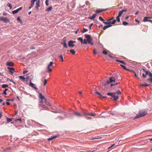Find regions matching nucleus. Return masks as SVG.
<instances>
[{"label":"nucleus","mask_w":152,"mask_h":152,"mask_svg":"<svg viewBox=\"0 0 152 152\" xmlns=\"http://www.w3.org/2000/svg\"><path fill=\"white\" fill-rule=\"evenodd\" d=\"M85 37L86 39H84L83 40V44H86L88 42L89 44H90L92 45H94V42H92L93 39L90 35L85 34Z\"/></svg>","instance_id":"1"},{"label":"nucleus","mask_w":152,"mask_h":152,"mask_svg":"<svg viewBox=\"0 0 152 152\" xmlns=\"http://www.w3.org/2000/svg\"><path fill=\"white\" fill-rule=\"evenodd\" d=\"M147 114V112L145 110L140 111L139 114L137 115L134 118V119H136L139 118Z\"/></svg>","instance_id":"2"},{"label":"nucleus","mask_w":152,"mask_h":152,"mask_svg":"<svg viewBox=\"0 0 152 152\" xmlns=\"http://www.w3.org/2000/svg\"><path fill=\"white\" fill-rule=\"evenodd\" d=\"M107 83H105V81H103L101 83V88L102 90L105 91H107L108 90V87L107 86Z\"/></svg>","instance_id":"3"},{"label":"nucleus","mask_w":152,"mask_h":152,"mask_svg":"<svg viewBox=\"0 0 152 152\" xmlns=\"http://www.w3.org/2000/svg\"><path fill=\"white\" fill-rule=\"evenodd\" d=\"M107 95L109 96L112 97L113 98V100L116 101L119 98L118 96H116L114 95H113L112 93L108 92L107 94Z\"/></svg>","instance_id":"4"},{"label":"nucleus","mask_w":152,"mask_h":152,"mask_svg":"<svg viewBox=\"0 0 152 152\" xmlns=\"http://www.w3.org/2000/svg\"><path fill=\"white\" fill-rule=\"evenodd\" d=\"M75 42H76L75 41L70 40L68 42V45L70 48H72L75 46V44L73 43Z\"/></svg>","instance_id":"5"},{"label":"nucleus","mask_w":152,"mask_h":152,"mask_svg":"<svg viewBox=\"0 0 152 152\" xmlns=\"http://www.w3.org/2000/svg\"><path fill=\"white\" fill-rule=\"evenodd\" d=\"M0 20L4 21L6 23H7L10 22V21L9 19L6 17H0Z\"/></svg>","instance_id":"6"},{"label":"nucleus","mask_w":152,"mask_h":152,"mask_svg":"<svg viewBox=\"0 0 152 152\" xmlns=\"http://www.w3.org/2000/svg\"><path fill=\"white\" fill-rule=\"evenodd\" d=\"M151 18H152V17H144V18L143 19V21L145 22L149 21L152 23V20H151L149 19Z\"/></svg>","instance_id":"7"},{"label":"nucleus","mask_w":152,"mask_h":152,"mask_svg":"<svg viewBox=\"0 0 152 152\" xmlns=\"http://www.w3.org/2000/svg\"><path fill=\"white\" fill-rule=\"evenodd\" d=\"M116 20L115 19H114L113 21L112 22L111 21H109V22H104L103 23L105 24H114L116 22Z\"/></svg>","instance_id":"8"},{"label":"nucleus","mask_w":152,"mask_h":152,"mask_svg":"<svg viewBox=\"0 0 152 152\" xmlns=\"http://www.w3.org/2000/svg\"><path fill=\"white\" fill-rule=\"evenodd\" d=\"M23 9L22 7H20L15 10H13L12 11V13L13 14H15L17 13L18 12L21 10Z\"/></svg>","instance_id":"9"},{"label":"nucleus","mask_w":152,"mask_h":152,"mask_svg":"<svg viewBox=\"0 0 152 152\" xmlns=\"http://www.w3.org/2000/svg\"><path fill=\"white\" fill-rule=\"evenodd\" d=\"M7 68L9 70H10L9 72L11 75H12L14 72H15V71L13 68L9 67H7Z\"/></svg>","instance_id":"10"},{"label":"nucleus","mask_w":152,"mask_h":152,"mask_svg":"<svg viewBox=\"0 0 152 152\" xmlns=\"http://www.w3.org/2000/svg\"><path fill=\"white\" fill-rule=\"evenodd\" d=\"M53 64V62H50V64L48 65L47 69H48V72H50L52 71V69L50 68V66H52Z\"/></svg>","instance_id":"11"},{"label":"nucleus","mask_w":152,"mask_h":152,"mask_svg":"<svg viewBox=\"0 0 152 152\" xmlns=\"http://www.w3.org/2000/svg\"><path fill=\"white\" fill-rule=\"evenodd\" d=\"M73 114L78 117H80L83 116V115L81 113L77 112H74Z\"/></svg>","instance_id":"12"},{"label":"nucleus","mask_w":152,"mask_h":152,"mask_svg":"<svg viewBox=\"0 0 152 152\" xmlns=\"http://www.w3.org/2000/svg\"><path fill=\"white\" fill-rule=\"evenodd\" d=\"M107 10V9H97L96 10V13H99L105 11H106Z\"/></svg>","instance_id":"13"},{"label":"nucleus","mask_w":152,"mask_h":152,"mask_svg":"<svg viewBox=\"0 0 152 152\" xmlns=\"http://www.w3.org/2000/svg\"><path fill=\"white\" fill-rule=\"evenodd\" d=\"M14 65V64L12 62H8L7 63L6 65L7 66H13Z\"/></svg>","instance_id":"14"},{"label":"nucleus","mask_w":152,"mask_h":152,"mask_svg":"<svg viewBox=\"0 0 152 152\" xmlns=\"http://www.w3.org/2000/svg\"><path fill=\"white\" fill-rule=\"evenodd\" d=\"M41 80L43 82L44 85L45 86L47 83V80L46 79H45V77H42L41 79Z\"/></svg>","instance_id":"15"},{"label":"nucleus","mask_w":152,"mask_h":152,"mask_svg":"<svg viewBox=\"0 0 152 152\" xmlns=\"http://www.w3.org/2000/svg\"><path fill=\"white\" fill-rule=\"evenodd\" d=\"M113 77H112L110 78V80H108L107 81V84H109V83H112L113 82Z\"/></svg>","instance_id":"16"},{"label":"nucleus","mask_w":152,"mask_h":152,"mask_svg":"<svg viewBox=\"0 0 152 152\" xmlns=\"http://www.w3.org/2000/svg\"><path fill=\"white\" fill-rule=\"evenodd\" d=\"M96 14H93L92 16L89 17L88 18L91 20H93L96 17Z\"/></svg>","instance_id":"17"},{"label":"nucleus","mask_w":152,"mask_h":152,"mask_svg":"<svg viewBox=\"0 0 152 152\" xmlns=\"http://www.w3.org/2000/svg\"><path fill=\"white\" fill-rule=\"evenodd\" d=\"M35 1H33L32 0H31V5L30 7H29V9H31L32 7L34 5V3H35Z\"/></svg>","instance_id":"18"},{"label":"nucleus","mask_w":152,"mask_h":152,"mask_svg":"<svg viewBox=\"0 0 152 152\" xmlns=\"http://www.w3.org/2000/svg\"><path fill=\"white\" fill-rule=\"evenodd\" d=\"M52 9V6L49 7L48 8L45 10L46 12H50Z\"/></svg>","instance_id":"19"},{"label":"nucleus","mask_w":152,"mask_h":152,"mask_svg":"<svg viewBox=\"0 0 152 152\" xmlns=\"http://www.w3.org/2000/svg\"><path fill=\"white\" fill-rule=\"evenodd\" d=\"M39 97L41 99H45V97L43 96L41 93H39Z\"/></svg>","instance_id":"20"},{"label":"nucleus","mask_w":152,"mask_h":152,"mask_svg":"<svg viewBox=\"0 0 152 152\" xmlns=\"http://www.w3.org/2000/svg\"><path fill=\"white\" fill-rule=\"evenodd\" d=\"M61 44L64 45V48H68L67 45L65 41H64L63 42H61Z\"/></svg>","instance_id":"21"},{"label":"nucleus","mask_w":152,"mask_h":152,"mask_svg":"<svg viewBox=\"0 0 152 152\" xmlns=\"http://www.w3.org/2000/svg\"><path fill=\"white\" fill-rule=\"evenodd\" d=\"M11 149V148H8L5 149H3L2 150H1V151H2L3 152H5L6 151H9Z\"/></svg>","instance_id":"22"},{"label":"nucleus","mask_w":152,"mask_h":152,"mask_svg":"<svg viewBox=\"0 0 152 152\" xmlns=\"http://www.w3.org/2000/svg\"><path fill=\"white\" fill-rule=\"evenodd\" d=\"M40 106L42 107V108H45V110H47L48 109V108L46 107L45 105L44 104H40Z\"/></svg>","instance_id":"23"},{"label":"nucleus","mask_w":152,"mask_h":152,"mask_svg":"<svg viewBox=\"0 0 152 152\" xmlns=\"http://www.w3.org/2000/svg\"><path fill=\"white\" fill-rule=\"evenodd\" d=\"M70 53L72 54L73 55L75 54V50L73 49H71L69 50Z\"/></svg>","instance_id":"24"},{"label":"nucleus","mask_w":152,"mask_h":152,"mask_svg":"<svg viewBox=\"0 0 152 152\" xmlns=\"http://www.w3.org/2000/svg\"><path fill=\"white\" fill-rule=\"evenodd\" d=\"M29 86H30L32 87V88H34L35 86L34 84L32 82H31V80L30 81Z\"/></svg>","instance_id":"25"},{"label":"nucleus","mask_w":152,"mask_h":152,"mask_svg":"<svg viewBox=\"0 0 152 152\" xmlns=\"http://www.w3.org/2000/svg\"><path fill=\"white\" fill-rule=\"evenodd\" d=\"M19 78L23 80V81H24L26 79L24 77L22 76H19Z\"/></svg>","instance_id":"26"},{"label":"nucleus","mask_w":152,"mask_h":152,"mask_svg":"<svg viewBox=\"0 0 152 152\" xmlns=\"http://www.w3.org/2000/svg\"><path fill=\"white\" fill-rule=\"evenodd\" d=\"M119 74H115L114 76L113 77L114 78H115V79L116 80L117 79H118V77L119 76Z\"/></svg>","instance_id":"27"},{"label":"nucleus","mask_w":152,"mask_h":152,"mask_svg":"<svg viewBox=\"0 0 152 152\" xmlns=\"http://www.w3.org/2000/svg\"><path fill=\"white\" fill-rule=\"evenodd\" d=\"M8 86V85L6 84H4L1 85V87L3 88L7 87Z\"/></svg>","instance_id":"28"},{"label":"nucleus","mask_w":152,"mask_h":152,"mask_svg":"<svg viewBox=\"0 0 152 152\" xmlns=\"http://www.w3.org/2000/svg\"><path fill=\"white\" fill-rule=\"evenodd\" d=\"M102 53L105 55H107V54H108V53L107 52V51L105 49H104L102 51Z\"/></svg>","instance_id":"29"},{"label":"nucleus","mask_w":152,"mask_h":152,"mask_svg":"<svg viewBox=\"0 0 152 152\" xmlns=\"http://www.w3.org/2000/svg\"><path fill=\"white\" fill-rule=\"evenodd\" d=\"M17 20L20 22V23H22L23 22L21 19H20L19 17H18L17 18Z\"/></svg>","instance_id":"30"},{"label":"nucleus","mask_w":152,"mask_h":152,"mask_svg":"<svg viewBox=\"0 0 152 152\" xmlns=\"http://www.w3.org/2000/svg\"><path fill=\"white\" fill-rule=\"evenodd\" d=\"M116 61L117 62H118L121 63H123V64H126V63L123 61H122L117 60H116Z\"/></svg>","instance_id":"31"},{"label":"nucleus","mask_w":152,"mask_h":152,"mask_svg":"<svg viewBox=\"0 0 152 152\" xmlns=\"http://www.w3.org/2000/svg\"><path fill=\"white\" fill-rule=\"evenodd\" d=\"M11 81V82H12L15 85L16 84V83L14 81H13L12 80L10 79L9 78H8L7 79V81Z\"/></svg>","instance_id":"32"},{"label":"nucleus","mask_w":152,"mask_h":152,"mask_svg":"<svg viewBox=\"0 0 152 152\" xmlns=\"http://www.w3.org/2000/svg\"><path fill=\"white\" fill-rule=\"evenodd\" d=\"M7 6L10 7V9H11L12 8V6L11 4L10 3H8L7 4Z\"/></svg>","instance_id":"33"},{"label":"nucleus","mask_w":152,"mask_h":152,"mask_svg":"<svg viewBox=\"0 0 152 152\" xmlns=\"http://www.w3.org/2000/svg\"><path fill=\"white\" fill-rule=\"evenodd\" d=\"M88 31V30L87 29H86L85 28H83V30L81 31L82 33H84Z\"/></svg>","instance_id":"34"},{"label":"nucleus","mask_w":152,"mask_h":152,"mask_svg":"<svg viewBox=\"0 0 152 152\" xmlns=\"http://www.w3.org/2000/svg\"><path fill=\"white\" fill-rule=\"evenodd\" d=\"M12 118H7V121L8 123L10 122L11 121H12Z\"/></svg>","instance_id":"35"},{"label":"nucleus","mask_w":152,"mask_h":152,"mask_svg":"<svg viewBox=\"0 0 152 152\" xmlns=\"http://www.w3.org/2000/svg\"><path fill=\"white\" fill-rule=\"evenodd\" d=\"M77 39L79 41H80L81 42V43L82 44L83 43V39L81 37H79Z\"/></svg>","instance_id":"36"},{"label":"nucleus","mask_w":152,"mask_h":152,"mask_svg":"<svg viewBox=\"0 0 152 152\" xmlns=\"http://www.w3.org/2000/svg\"><path fill=\"white\" fill-rule=\"evenodd\" d=\"M58 57L60 58L62 62H63L64 61L63 58V56L62 55H60L58 56Z\"/></svg>","instance_id":"37"},{"label":"nucleus","mask_w":152,"mask_h":152,"mask_svg":"<svg viewBox=\"0 0 152 152\" xmlns=\"http://www.w3.org/2000/svg\"><path fill=\"white\" fill-rule=\"evenodd\" d=\"M120 16H118L116 17V19H117V21L118 22H120Z\"/></svg>","instance_id":"38"},{"label":"nucleus","mask_w":152,"mask_h":152,"mask_svg":"<svg viewBox=\"0 0 152 152\" xmlns=\"http://www.w3.org/2000/svg\"><path fill=\"white\" fill-rule=\"evenodd\" d=\"M95 91H96V92L95 93V94H98L100 96H102V95H101V94L100 93H99V92L97 91H96V89H95Z\"/></svg>","instance_id":"39"},{"label":"nucleus","mask_w":152,"mask_h":152,"mask_svg":"<svg viewBox=\"0 0 152 152\" xmlns=\"http://www.w3.org/2000/svg\"><path fill=\"white\" fill-rule=\"evenodd\" d=\"M120 66H121L124 69L126 70L127 69V68L126 67L123 65L121 64Z\"/></svg>","instance_id":"40"},{"label":"nucleus","mask_w":152,"mask_h":152,"mask_svg":"<svg viewBox=\"0 0 152 152\" xmlns=\"http://www.w3.org/2000/svg\"><path fill=\"white\" fill-rule=\"evenodd\" d=\"M51 111L52 112H53V113H61V112H62V111L61 110H60L59 112L57 111Z\"/></svg>","instance_id":"41"},{"label":"nucleus","mask_w":152,"mask_h":152,"mask_svg":"<svg viewBox=\"0 0 152 152\" xmlns=\"http://www.w3.org/2000/svg\"><path fill=\"white\" fill-rule=\"evenodd\" d=\"M128 24V23L127 22L124 21L123 22V25L125 26Z\"/></svg>","instance_id":"42"},{"label":"nucleus","mask_w":152,"mask_h":152,"mask_svg":"<svg viewBox=\"0 0 152 152\" xmlns=\"http://www.w3.org/2000/svg\"><path fill=\"white\" fill-rule=\"evenodd\" d=\"M58 118L61 120H64V117L61 116H59L58 117Z\"/></svg>","instance_id":"43"},{"label":"nucleus","mask_w":152,"mask_h":152,"mask_svg":"<svg viewBox=\"0 0 152 152\" xmlns=\"http://www.w3.org/2000/svg\"><path fill=\"white\" fill-rule=\"evenodd\" d=\"M99 19L103 21V22H104V21H105L104 20L103 18H102L101 16H99Z\"/></svg>","instance_id":"44"},{"label":"nucleus","mask_w":152,"mask_h":152,"mask_svg":"<svg viewBox=\"0 0 152 152\" xmlns=\"http://www.w3.org/2000/svg\"><path fill=\"white\" fill-rule=\"evenodd\" d=\"M19 121L20 122H21L22 121V119L21 118H19V119H16L15 120V121Z\"/></svg>","instance_id":"45"},{"label":"nucleus","mask_w":152,"mask_h":152,"mask_svg":"<svg viewBox=\"0 0 152 152\" xmlns=\"http://www.w3.org/2000/svg\"><path fill=\"white\" fill-rule=\"evenodd\" d=\"M116 94L118 95H120L121 94V92L119 90H118L116 92Z\"/></svg>","instance_id":"46"},{"label":"nucleus","mask_w":152,"mask_h":152,"mask_svg":"<svg viewBox=\"0 0 152 152\" xmlns=\"http://www.w3.org/2000/svg\"><path fill=\"white\" fill-rule=\"evenodd\" d=\"M150 85V84H147L146 83L142 84L140 85L141 86H147L148 85Z\"/></svg>","instance_id":"47"},{"label":"nucleus","mask_w":152,"mask_h":152,"mask_svg":"<svg viewBox=\"0 0 152 152\" xmlns=\"http://www.w3.org/2000/svg\"><path fill=\"white\" fill-rule=\"evenodd\" d=\"M123 13L121 11L119 12L118 15V16H120V17H121Z\"/></svg>","instance_id":"48"},{"label":"nucleus","mask_w":152,"mask_h":152,"mask_svg":"<svg viewBox=\"0 0 152 152\" xmlns=\"http://www.w3.org/2000/svg\"><path fill=\"white\" fill-rule=\"evenodd\" d=\"M90 113H84V114L83 115V116H85V115H90Z\"/></svg>","instance_id":"49"},{"label":"nucleus","mask_w":152,"mask_h":152,"mask_svg":"<svg viewBox=\"0 0 152 152\" xmlns=\"http://www.w3.org/2000/svg\"><path fill=\"white\" fill-rule=\"evenodd\" d=\"M6 100L7 101H10L11 102H13L14 101L13 99H6Z\"/></svg>","instance_id":"50"},{"label":"nucleus","mask_w":152,"mask_h":152,"mask_svg":"<svg viewBox=\"0 0 152 152\" xmlns=\"http://www.w3.org/2000/svg\"><path fill=\"white\" fill-rule=\"evenodd\" d=\"M40 7V5L39 4L36 3V7L38 8L39 7Z\"/></svg>","instance_id":"51"},{"label":"nucleus","mask_w":152,"mask_h":152,"mask_svg":"<svg viewBox=\"0 0 152 152\" xmlns=\"http://www.w3.org/2000/svg\"><path fill=\"white\" fill-rule=\"evenodd\" d=\"M148 75L149 77H152V74L150 72H149Z\"/></svg>","instance_id":"52"},{"label":"nucleus","mask_w":152,"mask_h":152,"mask_svg":"<svg viewBox=\"0 0 152 152\" xmlns=\"http://www.w3.org/2000/svg\"><path fill=\"white\" fill-rule=\"evenodd\" d=\"M45 2L47 6H48L49 5L48 0H46Z\"/></svg>","instance_id":"53"},{"label":"nucleus","mask_w":152,"mask_h":152,"mask_svg":"<svg viewBox=\"0 0 152 152\" xmlns=\"http://www.w3.org/2000/svg\"><path fill=\"white\" fill-rule=\"evenodd\" d=\"M114 19V17H112L111 18L109 19L108 20H107V21L108 22H109V21H111V20L113 19Z\"/></svg>","instance_id":"54"},{"label":"nucleus","mask_w":152,"mask_h":152,"mask_svg":"<svg viewBox=\"0 0 152 152\" xmlns=\"http://www.w3.org/2000/svg\"><path fill=\"white\" fill-rule=\"evenodd\" d=\"M109 56L111 58L113 59L114 58V57L112 56L110 54H108Z\"/></svg>","instance_id":"55"},{"label":"nucleus","mask_w":152,"mask_h":152,"mask_svg":"<svg viewBox=\"0 0 152 152\" xmlns=\"http://www.w3.org/2000/svg\"><path fill=\"white\" fill-rule=\"evenodd\" d=\"M148 80L149 81L151 82V83H152V77L148 78Z\"/></svg>","instance_id":"56"},{"label":"nucleus","mask_w":152,"mask_h":152,"mask_svg":"<svg viewBox=\"0 0 152 152\" xmlns=\"http://www.w3.org/2000/svg\"><path fill=\"white\" fill-rule=\"evenodd\" d=\"M52 140H53V138L52 137L48 139V141H50Z\"/></svg>","instance_id":"57"},{"label":"nucleus","mask_w":152,"mask_h":152,"mask_svg":"<svg viewBox=\"0 0 152 152\" xmlns=\"http://www.w3.org/2000/svg\"><path fill=\"white\" fill-rule=\"evenodd\" d=\"M93 25V23H91L89 26V29L90 30H91V27L92 26V25Z\"/></svg>","instance_id":"58"},{"label":"nucleus","mask_w":152,"mask_h":152,"mask_svg":"<svg viewBox=\"0 0 152 152\" xmlns=\"http://www.w3.org/2000/svg\"><path fill=\"white\" fill-rule=\"evenodd\" d=\"M101 97H99V98L101 99H102L103 98H106L107 97V96H103L102 95V96H100Z\"/></svg>","instance_id":"59"},{"label":"nucleus","mask_w":152,"mask_h":152,"mask_svg":"<svg viewBox=\"0 0 152 152\" xmlns=\"http://www.w3.org/2000/svg\"><path fill=\"white\" fill-rule=\"evenodd\" d=\"M107 28H107V26L106 25V26H104L103 27V29L104 30H105Z\"/></svg>","instance_id":"60"},{"label":"nucleus","mask_w":152,"mask_h":152,"mask_svg":"<svg viewBox=\"0 0 152 152\" xmlns=\"http://www.w3.org/2000/svg\"><path fill=\"white\" fill-rule=\"evenodd\" d=\"M150 72L149 71H146L145 72V75H148V73H149Z\"/></svg>","instance_id":"61"},{"label":"nucleus","mask_w":152,"mask_h":152,"mask_svg":"<svg viewBox=\"0 0 152 152\" xmlns=\"http://www.w3.org/2000/svg\"><path fill=\"white\" fill-rule=\"evenodd\" d=\"M39 102L41 103V104H42V103L44 102L43 99H41L39 101Z\"/></svg>","instance_id":"62"},{"label":"nucleus","mask_w":152,"mask_h":152,"mask_svg":"<svg viewBox=\"0 0 152 152\" xmlns=\"http://www.w3.org/2000/svg\"><path fill=\"white\" fill-rule=\"evenodd\" d=\"M43 100L44 102H45V103L46 102H47V99L46 98H45V99H43Z\"/></svg>","instance_id":"63"},{"label":"nucleus","mask_w":152,"mask_h":152,"mask_svg":"<svg viewBox=\"0 0 152 152\" xmlns=\"http://www.w3.org/2000/svg\"><path fill=\"white\" fill-rule=\"evenodd\" d=\"M28 72V71L25 70L23 71V74H25V73H27Z\"/></svg>","instance_id":"64"}]
</instances>
